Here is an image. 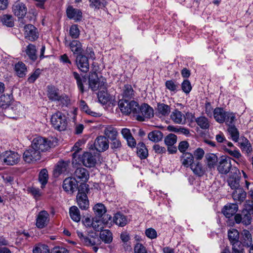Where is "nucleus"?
Returning a JSON list of instances; mask_svg holds the SVG:
<instances>
[{
  "instance_id": "1",
  "label": "nucleus",
  "mask_w": 253,
  "mask_h": 253,
  "mask_svg": "<svg viewBox=\"0 0 253 253\" xmlns=\"http://www.w3.org/2000/svg\"><path fill=\"white\" fill-rule=\"evenodd\" d=\"M50 121L53 127L58 130H64L67 127L66 117L60 112L53 114L51 117Z\"/></svg>"
},
{
  "instance_id": "2",
  "label": "nucleus",
  "mask_w": 253,
  "mask_h": 253,
  "mask_svg": "<svg viewBox=\"0 0 253 253\" xmlns=\"http://www.w3.org/2000/svg\"><path fill=\"white\" fill-rule=\"evenodd\" d=\"M88 84L89 87L92 91L105 89L107 85L105 80L103 78H99L95 72L90 73L88 77Z\"/></svg>"
},
{
  "instance_id": "3",
  "label": "nucleus",
  "mask_w": 253,
  "mask_h": 253,
  "mask_svg": "<svg viewBox=\"0 0 253 253\" xmlns=\"http://www.w3.org/2000/svg\"><path fill=\"white\" fill-rule=\"evenodd\" d=\"M20 156L18 153L12 151H6L0 155V161L3 164L13 166L19 163Z\"/></svg>"
},
{
  "instance_id": "4",
  "label": "nucleus",
  "mask_w": 253,
  "mask_h": 253,
  "mask_svg": "<svg viewBox=\"0 0 253 253\" xmlns=\"http://www.w3.org/2000/svg\"><path fill=\"white\" fill-rule=\"evenodd\" d=\"M138 104L134 101L129 102V100H120L118 102V106L121 112L126 114H129L131 113L136 114L138 113Z\"/></svg>"
},
{
  "instance_id": "5",
  "label": "nucleus",
  "mask_w": 253,
  "mask_h": 253,
  "mask_svg": "<svg viewBox=\"0 0 253 253\" xmlns=\"http://www.w3.org/2000/svg\"><path fill=\"white\" fill-rule=\"evenodd\" d=\"M51 145L52 143L50 140L41 136L35 138L31 144V146L39 150L40 153L48 150Z\"/></svg>"
},
{
  "instance_id": "6",
  "label": "nucleus",
  "mask_w": 253,
  "mask_h": 253,
  "mask_svg": "<svg viewBox=\"0 0 253 253\" xmlns=\"http://www.w3.org/2000/svg\"><path fill=\"white\" fill-rule=\"evenodd\" d=\"M138 114L137 119L138 121H144L145 118L153 117L154 111L152 107L147 104L144 103L140 106L138 105Z\"/></svg>"
},
{
  "instance_id": "7",
  "label": "nucleus",
  "mask_w": 253,
  "mask_h": 253,
  "mask_svg": "<svg viewBox=\"0 0 253 253\" xmlns=\"http://www.w3.org/2000/svg\"><path fill=\"white\" fill-rule=\"evenodd\" d=\"M23 160L28 163L36 162L41 159V153L31 145L23 153Z\"/></svg>"
},
{
  "instance_id": "8",
  "label": "nucleus",
  "mask_w": 253,
  "mask_h": 253,
  "mask_svg": "<svg viewBox=\"0 0 253 253\" xmlns=\"http://www.w3.org/2000/svg\"><path fill=\"white\" fill-rule=\"evenodd\" d=\"M73 178L78 182L86 183L89 178V173L85 168L80 167L76 169L74 172Z\"/></svg>"
},
{
  "instance_id": "9",
  "label": "nucleus",
  "mask_w": 253,
  "mask_h": 253,
  "mask_svg": "<svg viewBox=\"0 0 253 253\" xmlns=\"http://www.w3.org/2000/svg\"><path fill=\"white\" fill-rule=\"evenodd\" d=\"M24 110L23 106L19 103L12 104L8 107L4 111L7 117L9 118H16V115H19Z\"/></svg>"
},
{
  "instance_id": "10",
  "label": "nucleus",
  "mask_w": 253,
  "mask_h": 253,
  "mask_svg": "<svg viewBox=\"0 0 253 253\" xmlns=\"http://www.w3.org/2000/svg\"><path fill=\"white\" fill-rule=\"evenodd\" d=\"M109 146V141L105 136H98L94 142L95 149L99 152L105 151Z\"/></svg>"
},
{
  "instance_id": "11",
  "label": "nucleus",
  "mask_w": 253,
  "mask_h": 253,
  "mask_svg": "<svg viewBox=\"0 0 253 253\" xmlns=\"http://www.w3.org/2000/svg\"><path fill=\"white\" fill-rule=\"evenodd\" d=\"M231 167L232 165L230 158L229 157H222L219 162L217 170L220 173L226 174L230 171Z\"/></svg>"
},
{
  "instance_id": "12",
  "label": "nucleus",
  "mask_w": 253,
  "mask_h": 253,
  "mask_svg": "<svg viewBox=\"0 0 253 253\" xmlns=\"http://www.w3.org/2000/svg\"><path fill=\"white\" fill-rule=\"evenodd\" d=\"M92 233V235H88L84 236L83 233L79 231H77L78 236L81 241L87 246H93L95 245L98 240L97 236L95 233Z\"/></svg>"
},
{
  "instance_id": "13",
  "label": "nucleus",
  "mask_w": 253,
  "mask_h": 253,
  "mask_svg": "<svg viewBox=\"0 0 253 253\" xmlns=\"http://www.w3.org/2000/svg\"><path fill=\"white\" fill-rule=\"evenodd\" d=\"M12 12L18 18H23L27 14V8L23 2L17 1L12 6Z\"/></svg>"
},
{
  "instance_id": "14",
  "label": "nucleus",
  "mask_w": 253,
  "mask_h": 253,
  "mask_svg": "<svg viewBox=\"0 0 253 253\" xmlns=\"http://www.w3.org/2000/svg\"><path fill=\"white\" fill-rule=\"evenodd\" d=\"M66 14L68 18L73 19L78 22L82 20L83 13L80 9L75 8L72 6L69 5L66 9Z\"/></svg>"
},
{
  "instance_id": "15",
  "label": "nucleus",
  "mask_w": 253,
  "mask_h": 253,
  "mask_svg": "<svg viewBox=\"0 0 253 253\" xmlns=\"http://www.w3.org/2000/svg\"><path fill=\"white\" fill-rule=\"evenodd\" d=\"M49 221V215L48 212L45 211H41L38 214L36 219V226L38 228H43L45 227Z\"/></svg>"
},
{
  "instance_id": "16",
  "label": "nucleus",
  "mask_w": 253,
  "mask_h": 253,
  "mask_svg": "<svg viewBox=\"0 0 253 253\" xmlns=\"http://www.w3.org/2000/svg\"><path fill=\"white\" fill-rule=\"evenodd\" d=\"M82 162L83 165L87 168L95 167L96 163V157L90 152H84L82 157Z\"/></svg>"
},
{
  "instance_id": "17",
  "label": "nucleus",
  "mask_w": 253,
  "mask_h": 253,
  "mask_svg": "<svg viewBox=\"0 0 253 253\" xmlns=\"http://www.w3.org/2000/svg\"><path fill=\"white\" fill-rule=\"evenodd\" d=\"M76 62L78 68L82 72L86 73L89 70L88 58L83 53L76 56Z\"/></svg>"
},
{
  "instance_id": "18",
  "label": "nucleus",
  "mask_w": 253,
  "mask_h": 253,
  "mask_svg": "<svg viewBox=\"0 0 253 253\" xmlns=\"http://www.w3.org/2000/svg\"><path fill=\"white\" fill-rule=\"evenodd\" d=\"M78 185V182L73 177H68L63 181V188L65 191L73 193L77 190Z\"/></svg>"
},
{
  "instance_id": "19",
  "label": "nucleus",
  "mask_w": 253,
  "mask_h": 253,
  "mask_svg": "<svg viewBox=\"0 0 253 253\" xmlns=\"http://www.w3.org/2000/svg\"><path fill=\"white\" fill-rule=\"evenodd\" d=\"M218 162L217 156L213 153H207L205 156L204 162L207 169L211 170L214 169Z\"/></svg>"
},
{
  "instance_id": "20",
  "label": "nucleus",
  "mask_w": 253,
  "mask_h": 253,
  "mask_svg": "<svg viewBox=\"0 0 253 253\" xmlns=\"http://www.w3.org/2000/svg\"><path fill=\"white\" fill-rule=\"evenodd\" d=\"M233 200L237 203L241 204L246 198L247 193L242 187L234 190L232 193Z\"/></svg>"
},
{
  "instance_id": "21",
  "label": "nucleus",
  "mask_w": 253,
  "mask_h": 253,
  "mask_svg": "<svg viewBox=\"0 0 253 253\" xmlns=\"http://www.w3.org/2000/svg\"><path fill=\"white\" fill-rule=\"evenodd\" d=\"M238 206L237 204H227L222 210V212L227 218L233 216L238 211Z\"/></svg>"
},
{
  "instance_id": "22",
  "label": "nucleus",
  "mask_w": 253,
  "mask_h": 253,
  "mask_svg": "<svg viewBox=\"0 0 253 253\" xmlns=\"http://www.w3.org/2000/svg\"><path fill=\"white\" fill-rule=\"evenodd\" d=\"M26 37L30 41H34L38 38L37 29L32 24L26 25L24 27Z\"/></svg>"
},
{
  "instance_id": "23",
  "label": "nucleus",
  "mask_w": 253,
  "mask_h": 253,
  "mask_svg": "<svg viewBox=\"0 0 253 253\" xmlns=\"http://www.w3.org/2000/svg\"><path fill=\"white\" fill-rule=\"evenodd\" d=\"M180 160L184 167L188 168L194 163V157L193 154L191 153H183L180 157Z\"/></svg>"
},
{
  "instance_id": "24",
  "label": "nucleus",
  "mask_w": 253,
  "mask_h": 253,
  "mask_svg": "<svg viewBox=\"0 0 253 253\" xmlns=\"http://www.w3.org/2000/svg\"><path fill=\"white\" fill-rule=\"evenodd\" d=\"M240 178L237 173L231 175L228 179V185L233 190L241 187L240 185Z\"/></svg>"
},
{
  "instance_id": "25",
  "label": "nucleus",
  "mask_w": 253,
  "mask_h": 253,
  "mask_svg": "<svg viewBox=\"0 0 253 253\" xmlns=\"http://www.w3.org/2000/svg\"><path fill=\"white\" fill-rule=\"evenodd\" d=\"M242 242L245 247L249 248L253 242L252 234L247 229H243L241 232Z\"/></svg>"
},
{
  "instance_id": "26",
  "label": "nucleus",
  "mask_w": 253,
  "mask_h": 253,
  "mask_svg": "<svg viewBox=\"0 0 253 253\" xmlns=\"http://www.w3.org/2000/svg\"><path fill=\"white\" fill-rule=\"evenodd\" d=\"M170 119L176 124H183L185 121V117L181 112L177 109H174L170 115Z\"/></svg>"
},
{
  "instance_id": "27",
  "label": "nucleus",
  "mask_w": 253,
  "mask_h": 253,
  "mask_svg": "<svg viewBox=\"0 0 253 253\" xmlns=\"http://www.w3.org/2000/svg\"><path fill=\"white\" fill-rule=\"evenodd\" d=\"M77 200L78 205L80 209L84 210H87L89 207V201L86 195L77 194Z\"/></svg>"
},
{
  "instance_id": "28",
  "label": "nucleus",
  "mask_w": 253,
  "mask_h": 253,
  "mask_svg": "<svg viewBox=\"0 0 253 253\" xmlns=\"http://www.w3.org/2000/svg\"><path fill=\"white\" fill-rule=\"evenodd\" d=\"M226 112L223 108L217 107L213 111V117L217 122L220 124L223 123L225 121L224 116H225Z\"/></svg>"
},
{
  "instance_id": "29",
  "label": "nucleus",
  "mask_w": 253,
  "mask_h": 253,
  "mask_svg": "<svg viewBox=\"0 0 253 253\" xmlns=\"http://www.w3.org/2000/svg\"><path fill=\"white\" fill-rule=\"evenodd\" d=\"M71 50L74 54L79 55L83 53L84 50L82 48V45L81 42L77 40L72 41L69 44Z\"/></svg>"
},
{
  "instance_id": "30",
  "label": "nucleus",
  "mask_w": 253,
  "mask_h": 253,
  "mask_svg": "<svg viewBox=\"0 0 253 253\" xmlns=\"http://www.w3.org/2000/svg\"><path fill=\"white\" fill-rule=\"evenodd\" d=\"M60 95L58 89L52 85L47 86V96L49 100L56 101Z\"/></svg>"
},
{
  "instance_id": "31",
  "label": "nucleus",
  "mask_w": 253,
  "mask_h": 253,
  "mask_svg": "<svg viewBox=\"0 0 253 253\" xmlns=\"http://www.w3.org/2000/svg\"><path fill=\"white\" fill-rule=\"evenodd\" d=\"M73 75L75 79L76 80L78 87L81 92H84V87L83 83L86 82L87 78L84 76H81L76 72H73Z\"/></svg>"
},
{
  "instance_id": "32",
  "label": "nucleus",
  "mask_w": 253,
  "mask_h": 253,
  "mask_svg": "<svg viewBox=\"0 0 253 253\" xmlns=\"http://www.w3.org/2000/svg\"><path fill=\"white\" fill-rule=\"evenodd\" d=\"M190 168L194 173L199 176L204 175L206 171L205 168L203 167L202 164L199 161L194 162Z\"/></svg>"
},
{
  "instance_id": "33",
  "label": "nucleus",
  "mask_w": 253,
  "mask_h": 253,
  "mask_svg": "<svg viewBox=\"0 0 253 253\" xmlns=\"http://www.w3.org/2000/svg\"><path fill=\"white\" fill-rule=\"evenodd\" d=\"M25 52L29 59L33 61H35L38 58L36 46L33 44H29L27 46Z\"/></svg>"
},
{
  "instance_id": "34",
  "label": "nucleus",
  "mask_w": 253,
  "mask_h": 253,
  "mask_svg": "<svg viewBox=\"0 0 253 253\" xmlns=\"http://www.w3.org/2000/svg\"><path fill=\"white\" fill-rule=\"evenodd\" d=\"M157 111L158 113L162 116H168L171 112L170 106L162 103L157 104Z\"/></svg>"
},
{
  "instance_id": "35",
  "label": "nucleus",
  "mask_w": 253,
  "mask_h": 253,
  "mask_svg": "<svg viewBox=\"0 0 253 253\" xmlns=\"http://www.w3.org/2000/svg\"><path fill=\"white\" fill-rule=\"evenodd\" d=\"M113 221L117 225L121 227L125 226L127 223L126 217L121 212H117L115 214Z\"/></svg>"
},
{
  "instance_id": "36",
  "label": "nucleus",
  "mask_w": 253,
  "mask_h": 253,
  "mask_svg": "<svg viewBox=\"0 0 253 253\" xmlns=\"http://www.w3.org/2000/svg\"><path fill=\"white\" fill-rule=\"evenodd\" d=\"M89 6L94 10L104 8L108 3V0H89Z\"/></svg>"
},
{
  "instance_id": "37",
  "label": "nucleus",
  "mask_w": 253,
  "mask_h": 253,
  "mask_svg": "<svg viewBox=\"0 0 253 253\" xmlns=\"http://www.w3.org/2000/svg\"><path fill=\"white\" fill-rule=\"evenodd\" d=\"M123 97L124 100H130L134 97V90L130 84H126L123 88Z\"/></svg>"
},
{
  "instance_id": "38",
  "label": "nucleus",
  "mask_w": 253,
  "mask_h": 253,
  "mask_svg": "<svg viewBox=\"0 0 253 253\" xmlns=\"http://www.w3.org/2000/svg\"><path fill=\"white\" fill-rule=\"evenodd\" d=\"M14 69L17 75L20 78L24 77L27 71L25 64L22 62L16 63L15 65Z\"/></svg>"
},
{
  "instance_id": "39",
  "label": "nucleus",
  "mask_w": 253,
  "mask_h": 253,
  "mask_svg": "<svg viewBox=\"0 0 253 253\" xmlns=\"http://www.w3.org/2000/svg\"><path fill=\"white\" fill-rule=\"evenodd\" d=\"M104 133L106 138H108L110 140L117 137L118 132L117 129L111 126H108L105 127L104 130Z\"/></svg>"
},
{
  "instance_id": "40",
  "label": "nucleus",
  "mask_w": 253,
  "mask_h": 253,
  "mask_svg": "<svg viewBox=\"0 0 253 253\" xmlns=\"http://www.w3.org/2000/svg\"><path fill=\"white\" fill-rule=\"evenodd\" d=\"M137 154L141 159H144L147 157L148 152L144 143L140 142L138 144L137 146Z\"/></svg>"
},
{
  "instance_id": "41",
  "label": "nucleus",
  "mask_w": 253,
  "mask_h": 253,
  "mask_svg": "<svg viewBox=\"0 0 253 253\" xmlns=\"http://www.w3.org/2000/svg\"><path fill=\"white\" fill-rule=\"evenodd\" d=\"M239 146L243 152L249 154L252 151L251 145L249 141L245 138H242L239 142Z\"/></svg>"
},
{
  "instance_id": "42",
  "label": "nucleus",
  "mask_w": 253,
  "mask_h": 253,
  "mask_svg": "<svg viewBox=\"0 0 253 253\" xmlns=\"http://www.w3.org/2000/svg\"><path fill=\"white\" fill-rule=\"evenodd\" d=\"M69 214L71 219L75 221L79 222L81 220V214L79 209L76 206H72L69 209Z\"/></svg>"
},
{
  "instance_id": "43",
  "label": "nucleus",
  "mask_w": 253,
  "mask_h": 253,
  "mask_svg": "<svg viewBox=\"0 0 253 253\" xmlns=\"http://www.w3.org/2000/svg\"><path fill=\"white\" fill-rule=\"evenodd\" d=\"M110 149L113 152L117 153L122 148V144L121 140L117 137L110 140Z\"/></svg>"
},
{
  "instance_id": "44",
  "label": "nucleus",
  "mask_w": 253,
  "mask_h": 253,
  "mask_svg": "<svg viewBox=\"0 0 253 253\" xmlns=\"http://www.w3.org/2000/svg\"><path fill=\"white\" fill-rule=\"evenodd\" d=\"M100 238L104 243L109 244L112 241V234L108 229L101 230L100 232Z\"/></svg>"
},
{
  "instance_id": "45",
  "label": "nucleus",
  "mask_w": 253,
  "mask_h": 253,
  "mask_svg": "<svg viewBox=\"0 0 253 253\" xmlns=\"http://www.w3.org/2000/svg\"><path fill=\"white\" fill-rule=\"evenodd\" d=\"M0 21L2 24L8 27L14 26V20L12 15L9 14H4L0 17Z\"/></svg>"
},
{
  "instance_id": "46",
  "label": "nucleus",
  "mask_w": 253,
  "mask_h": 253,
  "mask_svg": "<svg viewBox=\"0 0 253 253\" xmlns=\"http://www.w3.org/2000/svg\"><path fill=\"white\" fill-rule=\"evenodd\" d=\"M197 124L203 129H208L210 126L208 119L204 116H200L195 119Z\"/></svg>"
},
{
  "instance_id": "47",
  "label": "nucleus",
  "mask_w": 253,
  "mask_h": 253,
  "mask_svg": "<svg viewBox=\"0 0 253 253\" xmlns=\"http://www.w3.org/2000/svg\"><path fill=\"white\" fill-rule=\"evenodd\" d=\"M163 133L159 130L152 131L148 133L149 139L153 142H159L163 138Z\"/></svg>"
},
{
  "instance_id": "48",
  "label": "nucleus",
  "mask_w": 253,
  "mask_h": 253,
  "mask_svg": "<svg viewBox=\"0 0 253 253\" xmlns=\"http://www.w3.org/2000/svg\"><path fill=\"white\" fill-rule=\"evenodd\" d=\"M252 209L244 210L242 212V223L245 225H249L251 223L252 217L250 213Z\"/></svg>"
},
{
  "instance_id": "49",
  "label": "nucleus",
  "mask_w": 253,
  "mask_h": 253,
  "mask_svg": "<svg viewBox=\"0 0 253 253\" xmlns=\"http://www.w3.org/2000/svg\"><path fill=\"white\" fill-rule=\"evenodd\" d=\"M240 233L236 229H232L228 231V238L231 244L239 241Z\"/></svg>"
},
{
  "instance_id": "50",
  "label": "nucleus",
  "mask_w": 253,
  "mask_h": 253,
  "mask_svg": "<svg viewBox=\"0 0 253 253\" xmlns=\"http://www.w3.org/2000/svg\"><path fill=\"white\" fill-rule=\"evenodd\" d=\"M227 130L232 140L237 142L239 138V132L235 125L228 127Z\"/></svg>"
},
{
  "instance_id": "51",
  "label": "nucleus",
  "mask_w": 253,
  "mask_h": 253,
  "mask_svg": "<svg viewBox=\"0 0 253 253\" xmlns=\"http://www.w3.org/2000/svg\"><path fill=\"white\" fill-rule=\"evenodd\" d=\"M106 90V88L104 89H102V90L99 91L97 93L98 100L103 104H106L110 99L109 95Z\"/></svg>"
},
{
  "instance_id": "52",
  "label": "nucleus",
  "mask_w": 253,
  "mask_h": 253,
  "mask_svg": "<svg viewBox=\"0 0 253 253\" xmlns=\"http://www.w3.org/2000/svg\"><path fill=\"white\" fill-rule=\"evenodd\" d=\"M93 209L96 215L98 217H101L107 211L105 206L102 203L96 204Z\"/></svg>"
},
{
  "instance_id": "53",
  "label": "nucleus",
  "mask_w": 253,
  "mask_h": 253,
  "mask_svg": "<svg viewBox=\"0 0 253 253\" xmlns=\"http://www.w3.org/2000/svg\"><path fill=\"white\" fill-rule=\"evenodd\" d=\"M225 117V121L224 123H225L226 125L228 127L235 125L236 121V117L234 113L230 112H226V114Z\"/></svg>"
},
{
  "instance_id": "54",
  "label": "nucleus",
  "mask_w": 253,
  "mask_h": 253,
  "mask_svg": "<svg viewBox=\"0 0 253 253\" xmlns=\"http://www.w3.org/2000/svg\"><path fill=\"white\" fill-rule=\"evenodd\" d=\"M69 163L67 162H59L56 166L55 171L58 174L64 173L67 171Z\"/></svg>"
},
{
  "instance_id": "55",
  "label": "nucleus",
  "mask_w": 253,
  "mask_h": 253,
  "mask_svg": "<svg viewBox=\"0 0 253 253\" xmlns=\"http://www.w3.org/2000/svg\"><path fill=\"white\" fill-rule=\"evenodd\" d=\"M33 253H50L48 247L42 244H38L33 249Z\"/></svg>"
},
{
  "instance_id": "56",
  "label": "nucleus",
  "mask_w": 253,
  "mask_h": 253,
  "mask_svg": "<svg viewBox=\"0 0 253 253\" xmlns=\"http://www.w3.org/2000/svg\"><path fill=\"white\" fill-rule=\"evenodd\" d=\"M48 173L46 169H42L39 173V180L43 188L47 183L48 180Z\"/></svg>"
},
{
  "instance_id": "57",
  "label": "nucleus",
  "mask_w": 253,
  "mask_h": 253,
  "mask_svg": "<svg viewBox=\"0 0 253 253\" xmlns=\"http://www.w3.org/2000/svg\"><path fill=\"white\" fill-rule=\"evenodd\" d=\"M10 101L11 98L9 95H1L0 96V107L5 110L10 106Z\"/></svg>"
},
{
  "instance_id": "58",
  "label": "nucleus",
  "mask_w": 253,
  "mask_h": 253,
  "mask_svg": "<svg viewBox=\"0 0 253 253\" xmlns=\"http://www.w3.org/2000/svg\"><path fill=\"white\" fill-rule=\"evenodd\" d=\"M120 238L121 240L125 244V248L126 252H130L131 250L130 246L127 244V242L130 240L129 234L126 232H123L121 234Z\"/></svg>"
},
{
  "instance_id": "59",
  "label": "nucleus",
  "mask_w": 253,
  "mask_h": 253,
  "mask_svg": "<svg viewBox=\"0 0 253 253\" xmlns=\"http://www.w3.org/2000/svg\"><path fill=\"white\" fill-rule=\"evenodd\" d=\"M231 244L232 245V249L234 253H243L244 252L243 247L245 246L243 243L239 240Z\"/></svg>"
},
{
  "instance_id": "60",
  "label": "nucleus",
  "mask_w": 253,
  "mask_h": 253,
  "mask_svg": "<svg viewBox=\"0 0 253 253\" xmlns=\"http://www.w3.org/2000/svg\"><path fill=\"white\" fill-rule=\"evenodd\" d=\"M164 141L167 146L174 145L177 141V136L173 133H170L166 136Z\"/></svg>"
},
{
  "instance_id": "61",
  "label": "nucleus",
  "mask_w": 253,
  "mask_h": 253,
  "mask_svg": "<svg viewBox=\"0 0 253 253\" xmlns=\"http://www.w3.org/2000/svg\"><path fill=\"white\" fill-rule=\"evenodd\" d=\"M80 106L81 109L85 112L86 114L92 116H96V113L90 110L87 104L84 100H81L80 102Z\"/></svg>"
},
{
  "instance_id": "62",
  "label": "nucleus",
  "mask_w": 253,
  "mask_h": 253,
  "mask_svg": "<svg viewBox=\"0 0 253 253\" xmlns=\"http://www.w3.org/2000/svg\"><path fill=\"white\" fill-rule=\"evenodd\" d=\"M80 31L78 26L76 24L72 25L70 28V36L73 39H77L80 35Z\"/></svg>"
},
{
  "instance_id": "63",
  "label": "nucleus",
  "mask_w": 253,
  "mask_h": 253,
  "mask_svg": "<svg viewBox=\"0 0 253 253\" xmlns=\"http://www.w3.org/2000/svg\"><path fill=\"white\" fill-rule=\"evenodd\" d=\"M56 101L59 102L62 106H67L70 101L68 97L64 94H60Z\"/></svg>"
},
{
  "instance_id": "64",
  "label": "nucleus",
  "mask_w": 253,
  "mask_h": 253,
  "mask_svg": "<svg viewBox=\"0 0 253 253\" xmlns=\"http://www.w3.org/2000/svg\"><path fill=\"white\" fill-rule=\"evenodd\" d=\"M193 155L196 160L200 161L204 157L205 151L202 148H198L194 151Z\"/></svg>"
}]
</instances>
